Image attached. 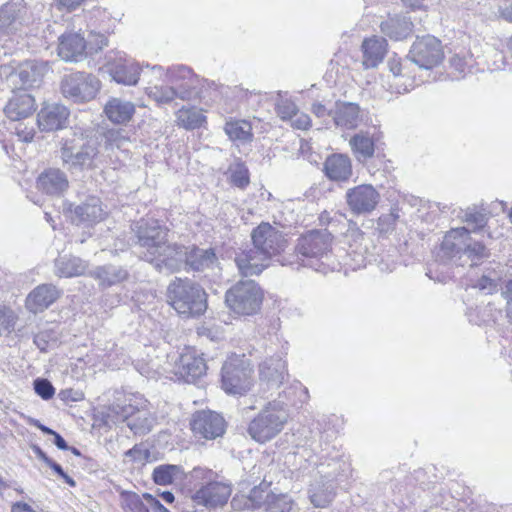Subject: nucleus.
Instances as JSON below:
<instances>
[{
  "instance_id": "9b49d317",
  "label": "nucleus",
  "mask_w": 512,
  "mask_h": 512,
  "mask_svg": "<svg viewBox=\"0 0 512 512\" xmlns=\"http://www.w3.org/2000/svg\"><path fill=\"white\" fill-rule=\"evenodd\" d=\"M252 370L244 360L238 364L234 361L225 362L222 367V387L228 394L241 395L250 388Z\"/></svg>"
},
{
  "instance_id": "0eeeda50",
  "label": "nucleus",
  "mask_w": 512,
  "mask_h": 512,
  "mask_svg": "<svg viewBox=\"0 0 512 512\" xmlns=\"http://www.w3.org/2000/svg\"><path fill=\"white\" fill-rule=\"evenodd\" d=\"M100 90L97 77L82 72L66 75L61 82L62 95L75 103L94 99Z\"/></svg>"
},
{
  "instance_id": "3c124183",
  "label": "nucleus",
  "mask_w": 512,
  "mask_h": 512,
  "mask_svg": "<svg viewBox=\"0 0 512 512\" xmlns=\"http://www.w3.org/2000/svg\"><path fill=\"white\" fill-rule=\"evenodd\" d=\"M297 110V106L288 99H281L276 105L277 114L282 120H292Z\"/></svg>"
},
{
  "instance_id": "6ab92c4d",
  "label": "nucleus",
  "mask_w": 512,
  "mask_h": 512,
  "mask_svg": "<svg viewBox=\"0 0 512 512\" xmlns=\"http://www.w3.org/2000/svg\"><path fill=\"white\" fill-rule=\"evenodd\" d=\"M69 110L59 103L44 105L37 115V123L42 131H56L65 127Z\"/></svg>"
},
{
  "instance_id": "6e6552de",
  "label": "nucleus",
  "mask_w": 512,
  "mask_h": 512,
  "mask_svg": "<svg viewBox=\"0 0 512 512\" xmlns=\"http://www.w3.org/2000/svg\"><path fill=\"white\" fill-rule=\"evenodd\" d=\"M410 60L423 69H432L439 65L443 58V47L436 37L426 35L417 37L409 51Z\"/></svg>"
},
{
  "instance_id": "c03bdc74",
  "label": "nucleus",
  "mask_w": 512,
  "mask_h": 512,
  "mask_svg": "<svg viewBox=\"0 0 512 512\" xmlns=\"http://www.w3.org/2000/svg\"><path fill=\"white\" fill-rule=\"evenodd\" d=\"M143 500V496L141 497L135 492L121 494V505L125 512H150L151 508Z\"/></svg>"
},
{
  "instance_id": "f704fd0d",
  "label": "nucleus",
  "mask_w": 512,
  "mask_h": 512,
  "mask_svg": "<svg viewBox=\"0 0 512 512\" xmlns=\"http://www.w3.org/2000/svg\"><path fill=\"white\" fill-rule=\"evenodd\" d=\"M387 43L383 38L372 37L362 43L363 66L366 69L375 68L384 59L387 51Z\"/></svg>"
},
{
  "instance_id": "69168bd1",
  "label": "nucleus",
  "mask_w": 512,
  "mask_h": 512,
  "mask_svg": "<svg viewBox=\"0 0 512 512\" xmlns=\"http://www.w3.org/2000/svg\"><path fill=\"white\" fill-rule=\"evenodd\" d=\"M507 2H510V5L509 7L508 6H500L499 7V12H500V16L509 21V22H512V0H506Z\"/></svg>"
},
{
  "instance_id": "4d7b16f0",
  "label": "nucleus",
  "mask_w": 512,
  "mask_h": 512,
  "mask_svg": "<svg viewBox=\"0 0 512 512\" xmlns=\"http://www.w3.org/2000/svg\"><path fill=\"white\" fill-rule=\"evenodd\" d=\"M125 456L131 458L134 462H144L149 457V451L136 445L126 451Z\"/></svg>"
},
{
  "instance_id": "393cba45",
  "label": "nucleus",
  "mask_w": 512,
  "mask_h": 512,
  "mask_svg": "<svg viewBox=\"0 0 512 512\" xmlns=\"http://www.w3.org/2000/svg\"><path fill=\"white\" fill-rule=\"evenodd\" d=\"M186 266L197 272L215 271L219 269V259L213 248L202 249L193 245L188 247Z\"/></svg>"
},
{
  "instance_id": "0e129e2a",
  "label": "nucleus",
  "mask_w": 512,
  "mask_h": 512,
  "mask_svg": "<svg viewBox=\"0 0 512 512\" xmlns=\"http://www.w3.org/2000/svg\"><path fill=\"white\" fill-rule=\"evenodd\" d=\"M312 112L317 116V117H324L326 115H330L331 116V113H332V110L331 111H328L326 109V107L321 104V103H315L313 104L312 106Z\"/></svg>"
},
{
  "instance_id": "f8f14e48",
  "label": "nucleus",
  "mask_w": 512,
  "mask_h": 512,
  "mask_svg": "<svg viewBox=\"0 0 512 512\" xmlns=\"http://www.w3.org/2000/svg\"><path fill=\"white\" fill-rule=\"evenodd\" d=\"M346 203L353 214H369L377 207L381 195L371 184H360L347 190Z\"/></svg>"
},
{
  "instance_id": "c756f323",
  "label": "nucleus",
  "mask_w": 512,
  "mask_h": 512,
  "mask_svg": "<svg viewBox=\"0 0 512 512\" xmlns=\"http://www.w3.org/2000/svg\"><path fill=\"white\" fill-rule=\"evenodd\" d=\"M42 67L33 61H25L10 74L9 80L14 84H20L19 90L32 87L42 78Z\"/></svg>"
},
{
  "instance_id": "e433bc0d",
  "label": "nucleus",
  "mask_w": 512,
  "mask_h": 512,
  "mask_svg": "<svg viewBox=\"0 0 512 512\" xmlns=\"http://www.w3.org/2000/svg\"><path fill=\"white\" fill-rule=\"evenodd\" d=\"M87 264L82 259L72 255L59 256L54 263V272L59 277L71 278L85 273Z\"/></svg>"
},
{
  "instance_id": "774afa93",
  "label": "nucleus",
  "mask_w": 512,
  "mask_h": 512,
  "mask_svg": "<svg viewBox=\"0 0 512 512\" xmlns=\"http://www.w3.org/2000/svg\"><path fill=\"white\" fill-rule=\"evenodd\" d=\"M389 70L393 74L394 77L401 75V64L397 60H389L388 62Z\"/></svg>"
},
{
  "instance_id": "20e7f679",
  "label": "nucleus",
  "mask_w": 512,
  "mask_h": 512,
  "mask_svg": "<svg viewBox=\"0 0 512 512\" xmlns=\"http://www.w3.org/2000/svg\"><path fill=\"white\" fill-rule=\"evenodd\" d=\"M263 291L254 280L239 281L225 295L227 307L238 315L256 314L263 302Z\"/></svg>"
},
{
  "instance_id": "cd10ccee",
  "label": "nucleus",
  "mask_w": 512,
  "mask_h": 512,
  "mask_svg": "<svg viewBox=\"0 0 512 512\" xmlns=\"http://www.w3.org/2000/svg\"><path fill=\"white\" fill-rule=\"evenodd\" d=\"M206 370L205 360L195 351H187L180 356L176 374L186 382H191L204 375Z\"/></svg>"
},
{
  "instance_id": "680f3d73",
  "label": "nucleus",
  "mask_w": 512,
  "mask_h": 512,
  "mask_svg": "<svg viewBox=\"0 0 512 512\" xmlns=\"http://www.w3.org/2000/svg\"><path fill=\"white\" fill-rule=\"evenodd\" d=\"M49 467L55 472L57 473L68 485L70 486H75V481L69 476L67 475L64 470L62 469V467L57 464L56 462L52 461L49 465Z\"/></svg>"
},
{
  "instance_id": "8fccbe9b",
  "label": "nucleus",
  "mask_w": 512,
  "mask_h": 512,
  "mask_svg": "<svg viewBox=\"0 0 512 512\" xmlns=\"http://www.w3.org/2000/svg\"><path fill=\"white\" fill-rule=\"evenodd\" d=\"M16 319L17 317L12 310L0 308V334H9L13 331Z\"/></svg>"
},
{
  "instance_id": "1a4fd4ad",
  "label": "nucleus",
  "mask_w": 512,
  "mask_h": 512,
  "mask_svg": "<svg viewBox=\"0 0 512 512\" xmlns=\"http://www.w3.org/2000/svg\"><path fill=\"white\" fill-rule=\"evenodd\" d=\"M255 248L271 258L284 250L286 240L282 232L267 222H262L251 233Z\"/></svg>"
},
{
  "instance_id": "13d9d810",
  "label": "nucleus",
  "mask_w": 512,
  "mask_h": 512,
  "mask_svg": "<svg viewBox=\"0 0 512 512\" xmlns=\"http://www.w3.org/2000/svg\"><path fill=\"white\" fill-rule=\"evenodd\" d=\"M292 126L297 129L306 130L311 126V119L309 115L305 113H300L297 110V114L293 116Z\"/></svg>"
},
{
  "instance_id": "f03ea898",
  "label": "nucleus",
  "mask_w": 512,
  "mask_h": 512,
  "mask_svg": "<svg viewBox=\"0 0 512 512\" xmlns=\"http://www.w3.org/2000/svg\"><path fill=\"white\" fill-rule=\"evenodd\" d=\"M167 296L170 305L177 313L186 317L201 315L207 309L204 289L188 279L176 278L171 282Z\"/></svg>"
},
{
  "instance_id": "2eb2a0df",
  "label": "nucleus",
  "mask_w": 512,
  "mask_h": 512,
  "mask_svg": "<svg viewBox=\"0 0 512 512\" xmlns=\"http://www.w3.org/2000/svg\"><path fill=\"white\" fill-rule=\"evenodd\" d=\"M28 23V10L22 1L11 0L0 7L1 34H15Z\"/></svg>"
},
{
  "instance_id": "5701e85b",
  "label": "nucleus",
  "mask_w": 512,
  "mask_h": 512,
  "mask_svg": "<svg viewBox=\"0 0 512 512\" xmlns=\"http://www.w3.org/2000/svg\"><path fill=\"white\" fill-rule=\"evenodd\" d=\"M269 259L253 246L237 254L235 263L241 275L247 277L260 274L268 266Z\"/></svg>"
},
{
  "instance_id": "09e8293b",
  "label": "nucleus",
  "mask_w": 512,
  "mask_h": 512,
  "mask_svg": "<svg viewBox=\"0 0 512 512\" xmlns=\"http://www.w3.org/2000/svg\"><path fill=\"white\" fill-rule=\"evenodd\" d=\"M463 221L468 225L473 226V230L482 228L487 222V217L484 213L474 209H468L464 212Z\"/></svg>"
},
{
  "instance_id": "4468645a",
  "label": "nucleus",
  "mask_w": 512,
  "mask_h": 512,
  "mask_svg": "<svg viewBox=\"0 0 512 512\" xmlns=\"http://www.w3.org/2000/svg\"><path fill=\"white\" fill-rule=\"evenodd\" d=\"M332 240L328 230H312L298 239L296 250L306 258H321L330 251Z\"/></svg>"
},
{
  "instance_id": "2f4dec72",
  "label": "nucleus",
  "mask_w": 512,
  "mask_h": 512,
  "mask_svg": "<svg viewBox=\"0 0 512 512\" xmlns=\"http://www.w3.org/2000/svg\"><path fill=\"white\" fill-rule=\"evenodd\" d=\"M104 112L111 122L115 124H126L132 119L135 113V105L131 101L113 97L105 104Z\"/></svg>"
},
{
  "instance_id": "f257e3e1",
  "label": "nucleus",
  "mask_w": 512,
  "mask_h": 512,
  "mask_svg": "<svg viewBox=\"0 0 512 512\" xmlns=\"http://www.w3.org/2000/svg\"><path fill=\"white\" fill-rule=\"evenodd\" d=\"M441 252L443 257L459 266H475L489 257L488 249L482 243L474 241L465 227L454 228L446 233Z\"/></svg>"
},
{
  "instance_id": "bb28decb",
  "label": "nucleus",
  "mask_w": 512,
  "mask_h": 512,
  "mask_svg": "<svg viewBox=\"0 0 512 512\" xmlns=\"http://www.w3.org/2000/svg\"><path fill=\"white\" fill-rule=\"evenodd\" d=\"M68 186L67 176L60 169H47L37 178V188L48 195H61L67 190Z\"/></svg>"
},
{
  "instance_id": "49530a36",
  "label": "nucleus",
  "mask_w": 512,
  "mask_h": 512,
  "mask_svg": "<svg viewBox=\"0 0 512 512\" xmlns=\"http://www.w3.org/2000/svg\"><path fill=\"white\" fill-rule=\"evenodd\" d=\"M500 275L495 271H489L481 276V278L474 285L485 294H492L497 291Z\"/></svg>"
},
{
  "instance_id": "4c0bfd02",
  "label": "nucleus",
  "mask_w": 512,
  "mask_h": 512,
  "mask_svg": "<svg viewBox=\"0 0 512 512\" xmlns=\"http://www.w3.org/2000/svg\"><path fill=\"white\" fill-rule=\"evenodd\" d=\"M412 23L405 16H393L381 23V31L392 40H402L412 33Z\"/></svg>"
},
{
  "instance_id": "f3484780",
  "label": "nucleus",
  "mask_w": 512,
  "mask_h": 512,
  "mask_svg": "<svg viewBox=\"0 0 512 512\" xmlns=\"http://www.w3.org/2000/svg\"><path fill=\"white\" fill-rule=\"evenodd\" d=\"M277 499V496L271 491L270 485L263 482L254 487L247 497L236 495L232 499L231 505L236 510L269 508Z\"/></svg>"
},
{
  "instance_id": "a878e982",
  "label": "nucleus",
  "mask_w": 512,
  "mask_h": 512,
  "mask_svg": "<svg viewBox=\"0 0 512 512\" xmlns=\"http://www.w3.org/2000/svg\"><path fill=\"white\" fill-rule=\"evenodd\" d=\"M86 40L78 33H66L59 38L58 55L67 62H78L84 58Z\"/></svg>"
},
{
  "instance_id": "423d86ee",
  "label": "nucleus",
  "mask_w": 512,
  "mask_h": 512,
  "mask_svg": "<svg viewBox=\"0 0 512 512\" xmlns=\"http://www.w3.org/2000/svg\"><path fill=\"white\" fill-rule=\"evenodd\" d=\"M144 260L153 262L167 242L168 231L157 220L141 219L133 225Z\"/></svg>"
},
{
  "instance_id": "338daca9",
  "label": "nucleus",
  "mask_w": 512,
  "mask_h": 512,
  "mask_svg": "<svg viewBox=\"0 0 512 512\" xmlns=\"http://www.w3.org/2000/svg\"><path fill=\"white\" fill-rule=\"evenodd\" d=\"M11 512H35V511L27 503L17 502L12 505Z\"/></svg>"
},
{
  "instance_id": "7c9ffc66",
  "label": "nucleus",
  "mask_w": 512,
  "mask_h": 512,
  "mask_svg": "<svg viewBox=\"0 0 512 512\" xmlns=\"http://www.w3.org/2000/svg\"><path fill=\"white\" fill-rule=\"evenodd\" d=\"M146 93L149 98L153 99L158 104H168L176 97L182 100L188 99L191 94V85L189 83L177 87L155 85L146 88Z\"/></svg>"
},
{
  "instance_id": "ea45409f",
  "label": "nucleus",
  "mask_w": 512,
  "mask_h": 512,
  "mask_svg": "<svg viewBox=\"0 0 512 512\" xmlns=\"http://www.w3.org/2000/svg\"><path fill=\"white\" fill-rule=\"evenodd\" d=\"M183 478L184 471L179 465L163 464L153 470V480L158 485H170Z\"/></svg>"
},
{
  "instance_id": "a211bd4d",
  "label": "nucleus",
  "mask_w": 512,
  "mask_h": 512,
  "mask_svg": "<svg viewBox=\"0 0 512 512\" xmlns=\"http://www.w3.org/2000/svg\"><path fill=\"white\" fill-rule=\"evenodd\" d=\"M64 211L69 213L71 221L76 224L97 223L102 221L106 216L101 201L96 196L88 197L84 202L76 205L74 208L69 204Z\"/></svg>"
},
{
  "instance_id": "e2e57ef3",
  "label": "nucleus",
  "mask_w": 512,
  "mask_h": 512,
  "mask_svg": "<svg viewBox=\"0 0 512 512\" xmlns=\"http://www.w3.org/2000/svg\"><path fill=\"white\" fill-rule=\"evenodd\" d=\"M59 9L72 11L76 9L84 0H54Z\"/></svg>"
},
{
  "instance_id": "79ce46f5",
  "label": "nucleus",
  "mask_w": 512,
  "mask_h": 512,
  "mask_svg": "<svg viewBox=\"0 0 512 512\" xmlns=\"http://www.w3.org/2000/svg\"><path fill=\"white\" fill-rule=\"evenodd\" d=\"M349 145L358 160H366L374 155L373 140L362 132L355 134L350 139Z\"/></svg>"
},
{
  "instance_id": "5fc2aeb1",
  "label": "nucleus",
  "mask_w": 512,
  "mask_h": 512,
  "mask_svg": "<svg viewBox=\"0 0 512 512\" xmlns=\"http://www.w3.org/2000/svg\"><path fill=\"white\" fill-rule=\"evenodd\" d=\"M107 149H121L129 142V139L120 130L109 131L107 136Z\"/></svg>"
},
{
  "instance_id": "412c9836",
  "label": "nucleus",
  "mask_w": 512,
  "mask_h": 512,
  "mask_svg": "<svg viewBox=\"0 0 512 512\" xmlns=\"http://www.w3.org/2000/svg\"><path fill=\"white\" fill-rule=\"evenodd\" d=\"M287 377L286 363L280 356L267 358L259 365V379L268 389L279 388Z\"/></svg>"
},
{
  "instance_id": "72a5a7b5",
  "label": "nucleus",
  "mask_w": 512,
  "mask_h": 512,
  "mask_svg": "<svg viewBox=\"0 0 512 512\" xmlns=\"http://www.w3.org/2000/svg\"><path fill=\"white\" fill-rule=\"evenodd\" d=\"M326 176L333 181H346L352 175V164L348 156L333 154L324 163Z\"/></svg>"
},
{
  "instance_id": "a18cd8bd",
  "label": "nucleus",
  "mask_w": 512,
  "mask_h": 512,
  "mask_svg": "<svg viewBox=\"0 0 512 512\" xmlns=\"http://www.w3.org/2000/svg\"><path fill=\"white\" fill-rule=\"evenodd\" d=\"M165 75L174 87L179 85L183 86L186 83H189L191 85V89L193 88L192 71L185 66L173 67L172 69H169Z\"/></svg>"
},
{
  "instance_id": "c9c22d12",
  "label": "nucleus",
  "mask_w": 512,
  "mask_h": 512,
  "mask_svg": "<svg viewBox=\"0 0 512 512\" xmlns=\"http://www.w3.org/2000/svg\"><path fill=\"white\" fill-rule=\"evenodd\" d=\"M91 276L98 282L102 288H108L127 280L129 273L126 269L116 265H104L96 267Z\"/></svg>"
},
{
  "instance_id": "052dcab7",
  "label": "nucleus",
  "mask_w": 512,
  "mask_h": 512,
  "mask_svg": "<svg viewBox=\"0 0 512 512\" xmlns=\"http://www.w3.org/2000/svg\"><path fill=\"white\" fill-rule=\"evenodd\" d=\"M15 133L22 142H31L34 137V129L23 127L22 124L15 127Z\"/></svg>"
},
{
  "instance_id": "58836bf2",
  "label": "nucleus",
  "mask_w": 512,
  "mask_h": 512,
  "mask_svg": "<svg viewBox=\"0 0 512 512\" xmlns=\"http://www.w3.org/2000/svg\"><path fill=\"white\" fill-rule=\"evenodd\" d=\"M125 421L127 426L135 433V434H146L151 431L154 425V418L151 416L149 411L147 410H139L136 412L127 413L125 415Z\"/></svg>"
},
{
  "instance_id": "7ed1b4c3",
  "label": "nucleus",
  "mask_w": 512,
  "mask_h": 512,
  "mask_svg": "<svg viewBox=\"0 0 512 512\" xmlns=\"http://www.w3.org/2000/svg\"><path fill=\"white\" fill-rule=\"evenodd\" d=\"M288 419V410L282 402H269L249 423L247 431L254 441L263 444L281 433Z\"/></svg>"
},
{
  "instance_id": "bf43d9fd",
  "label": "nucleus",
  "mask_w": 512,
  "mask_h": 512,
  "mask_svg": "<svg viewBox=\"0 0 512 512\" xmlns=\"http://www.w3.org/2000/svg\"><path fill=\"white\" fill-rule=\"evenodd\" d=\"M143 499L147 502L153 512H170L156 497L149 493H144Z\"/></svg>"
},
{
  "instance_id": "a19ab883",
  "label": "nucleus",
  "mask_w": 512,
  "mask_h": 512,
  "mask_svg": "<svg viewBox=\"0 0 512 512\" xmlns=\"http://www.w3.org/2000/svg\"><path fill=\"white\" fill-rule=\"evenodd\" d=\"M176 120L179 126L187 130L199 128L206 121L202 110L195 107L181 108L176 113Z\"/></svg>"
},
{
  "instance_id": "37998d69",
  "label": "nucleus",
  "mask_w": 512,
  "mask_h": 512,
  "mask_svg": "<svg viewBox=\"0 0 512 512\" xmlns=\"http://www.w3.org/2000/svg\"><path fill=\"white\" fill-rule=\"evenodd\" d=\"M224 130L233 141L247 142L251 141L253 137L251 124L245 120L228 121L225 124Z\"/></svg>"
},
{
  "instance_id": "603ef678",
  "label": "nucleus",
  "mask_w": 512,
  "mask_h": 512,
  "mask_svg": "<svg viewBox=\"0 0 512 512\" xmlns=\"http://www.w3.org/2000/svg\"><path fill=\"white\" fill-rule=\"evenodd\" d=\"M34 390L42 399H51L55 393V389L50 381L44 378L34 380Z\"/></svg>"
},
{
  "instance_id": "4be33fe9",
  "label": "nucleus",
  "mask_w": 512,
  "mask_h": 512,
  "mask_svg": "<svg viewBox=\"0 0 512 512\" xmlns=\"http://www.w3.org/2000/svg\"><path fill=\"white\" fill-rule=\"evenodd\" d=\"M60 294L61 291L52 284L38 285L27 296L26 307L33 313L42 312L51 306Z\"/></svg>"
},
{
  "instance_id": "9d476101",
  "label": "nucleus",
  "mask_w": 512,
  "mask_h": 512,
  "mask_svg": "<svg viewBox=\"0 0 512 512\" xmlns=\"http://www.w3.org/2000/svg\"><path fill=\"white\" fill-rule=\"evenodd\" d=\"M232 494V483L229 481H210L202 485L192 496L197 505L208 509L225 506Z\"/></svg>"
},
{
  "instance_id": "ddd939ff",
  "label": "nucleus",
  "mask_w": 512,
  "mask_h": 512,
  "mask_svg": "<svg viewBox=\"0 0 512 512\" xmlns=\"http://www.w3.org/2000/svg\"><path fill=\"white\" fill-rule=\"evenodd\" d=\"M191 429L195 436L213 440L225 433L226 422L220 414L211 410H202L193 414Z\"/></svg>"
},
{
  "instance_id": "473e14b6",
  "label": "nucleus",
  "mask_w": 512,
  "mask_h": 512,
  "mask_svg": "<svg viewBox=\"0 0 512 512\" xmlns=\"http://www.w3.org/2000/svg\"><path fill=\"white\" fill-rule=\"evenodd\" d=\"M335 496V487L331 480L320 477L315 479L309 488V499L316 508H325Z\"/></svg>"
},
{
  "instance_id": "6e6d98bb",
  "label": "nucleus",
  "mask_w": 512,
  "mask_h": 512,
  "mask_svg": "<svg viewBox=\"0 0 512 512\" xmlns=\"http://www.w3.org/2000/svg\"><path fill=\"white\" fill-rule=\"evenodd\" d=\"M501 294L506 301V316L512 323V279L506 282L505 286L502 288Z\"/></svg>"
},
{
  "instance_id": "c85d7f7f",
  "label": "nucleus",
  "mask_w": 512,
  "mask_h": 512,
  "mask_svg": "<svg viewBox=\"0 0 512 512\" xmlns=\"http://www.w3.org/2000/svg\"><path fill=\"white\" fill-rule=\"evenodd\" d=\"M331 117L336 126L354 129L361 122L360 107L353 102H337Z\"/></svg>"
},
{
  "instance_id": "b1692460",
  "label": "nucleus",
  "mask_w": 512,
  "mask_h": 512,
  "mask_svg": "<svg viewBox=\"0 0 512 512\" xmlns=\"http://www.w3.org/2000/svg\"><path fill=\"white\" fill-rule=\"evenodd\" d=\"M35 109L34 97L25 90H19L13 93L4 108V112L12 121H19L32 115Z\"/></svg>"
},
{
  "instance_id": "864d4df0",
  "label": "nucleus",
  "mask_w": 512,
  "mask_h": 512,
  "mask_svg": "<svg viewBox=\"0 0 512 512\" xmlns=\"http://www.w3.org/2000/svg\"><path fill=\"white\" fill-rule=\"evenodd\" d=\"M108 41L104 34L90 32L88 39L86 40V47L91 53H97L107 46Z\"/></svg>"
},
{
  "instance_id": "dca6fc26",
  "label": "nucleus",
  "mask_w": 512,
  "mask_h": 512,
  "mask_svg": "<svg viewBox=\"0 0 512 512\" xmlns=\"http://www.w3.org/2000/svg\"><path fill=\"white\" fill-rule=\"evenodd\" d=\"M104 70L113 81L124 86L137 85L141 73V67L137 62L123 57L108 61Z\"/></svg>"
},
{
  "instance_id": "39448f33",
  "label": "nucleus",
  "mask_w": 512,
  "mask_h": 512,
  "mask_svg": "<svg viewBox=\"0 0 512 512\" xmlns=\"http://www.w3.org/2000/svg\"><path fill=\"white\" fill-rule=\"evenodd\" d=\"M99 142L96 138L74 137L61 149V158L70 170H82L96 166Z\"/></svg>"
},
{
  "instance_id": "de8ad7c7",
  "label": "nucleus",
  "mask_w": 512,
  "mask_h": 512,
  "mask_svg": "<svg viewBox=\"0 0 512 512\" xmlns=\"http://www.w3.org/2000/svg\"><path fill=\"white\" fill-rule=\"evenodd\" d=\"M231 182L240 188H244L249 184L248 169L243 163H236L230 168Z\"/></svg>"
},
{
  "instance_id": "aec40b11",
  "label": "nucleus",
  "mask_w": 512,
  "mask_h": 512,
  "mask_svg": "<svg viewBox=\"0 0 512 512\" xmlns=\"http://www.w3.org/2000/svg\"><path fill=\"white\" fill-rule=\"evenodd\" d=\"M188 247L179 244H166L160 249L159 255L152 262L155 266L162 271L163 268L169 272H175L182 268L187 263Z\"/></svg>"
}]
</instances>
